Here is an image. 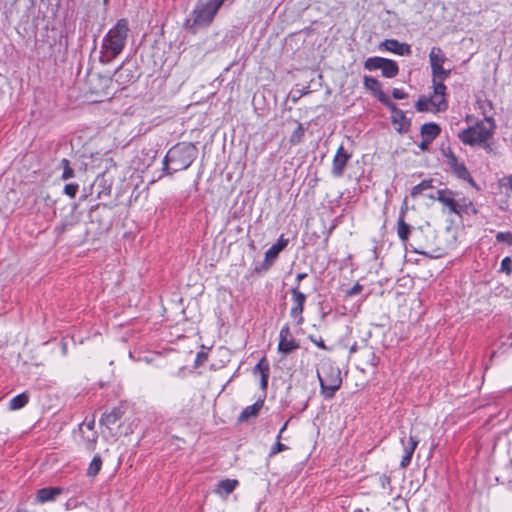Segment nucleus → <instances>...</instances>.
<instances>
[{"instance_id": "9", "label": "nucleus", "mask_w": 512, "mask_h": 512, "mask_svg": "<svg viewBox=\"0 0 512 512\" xmlns=\"http://www.w3.org/2000/svg\"><path fill=\"white\" fill-rule=\"evenodd\" d=\"M79 431L86 443V448L93 450L98 439V434L95 431V417L93 416L90 420L86 418L79 425Z\"/></svg>"}, {"instance_id": "16", "label": "nucleus", "mask_w": 512, "mask_h": 512, "mask_svg": "<svg viewBox=\"0 0 512 512\" xmlns=\"http://www.w3.org/2000/svg\"><path fill=\"white\" fill-rule=\"evenodd\" d=\"M62 493L60 487H44L37 491L36 500L38 503L54 501Z\"/></svg>"}, {"instance_id": "20", "label": "nucleus", "mask_w": 512, "mask_h": 512, "mask_svg": "<svg viewBox=\"0 0 512 512\" xmlns=\"http://www.w3.org/2000/svg\"><path fill=\"white\" fill-rule=\"evenodd\" d=\"M264 404V400H257L254 404L245 407L238 417L239 422H246L250 418H255L258 416L260 410L262 409Z\"/></svg>"}, {"instance_id": "60", "label": "nucleus", "mask_w": 512, "mask_h": 512, "mask_svg": "<svg viewBox=\"0 0 512 512\" xmlns=\"http://www.w3.org/2000/svg\"><path fill=\"white\" fill-rule=\"evenodd\" d=\"M353 512H364V511L361 508H357Z\"/></svg>"}, {"instance_id": "8", "label": "nucleus", "mask_w": 512, "mask_h": 512, "mask_svg": "<svg viewBox=\"0 0 512 512\" xmlns=\"http://www.w3.org/2000/svg\"><path fill=\"white\" fill-rule=\"evenodd\" d=\"M298 348L299 344L293 337L289 325L285 324L279 332L278 351L284 355H288Z\"/></svg>"}, {"instance_id": "43", "label": "nucleus", "mask_w": 512, "mask_h": 512, "mask_svg": "<svg viewBox=\"0 0 512 512\" xmlns=\"http://www.w3.org/2000/svg\"><path fill=\"white\" fill-rule=\"evenodd\" d=\"M442 154L446 159V164H450L451 162L455 161L457 156L453 153V151L450 148L442 149Z\"/></svg>"}, {"instance_id": "2", "label": "nucleus", "mask_w": 512, "mask_h": 512, "mask_svg": "<svg viewBox=\"0 0 512 512\" xmlns=\"http://www.w3.org/2000/svg\"><path fill=\"white\" fill-rule=\"evenodd\" d=\"M129 32L128 21L125 18L119 19L108 31L102 41V60L107 61L117 57L124 49Z\"/></svg>"}, {"instance_id": "22", "label": "nucleus", "mask_w": 512, "mask_h": 512, "mask_svg": "<svg viewBox=\"0 0 512 512\" xmlns=\"http://www.w3.org/2000/svg\"><path fill=\"white\" fill-rule=\"evenodd\" d=\"M458 195V192L450 190V194L441 198V204L448 209L449 213L459 214L458 207H460V201L456 199Z\"/></svg>"}, {"instance_id": "32", "label": "nucleus", "mask_w": 512, "mask_h": 512, "mask_svg": "<svg viewBox=\"0 0 512 512\" xmlns=\"http://www.w3.org/2000/svg\"><path fill=\"white\" fill-rule=\"evenodd\" d=\"M386 58L383 57H369L364 62V69L369 71H374L378 69H382L383 63L385 62Z\"/></svg>"}, {"instance_id": "52", "label": "nucleus", "mask_w": 512, "mask_h": 512, "mask_svg": "<svg viewBox=\"0 0 512 512\" xmlns=\"http://www.w3.org/2000/svg\"><path fill=\"white\" fill-rule=\"evenodd\" d=\"M503 186L512 191V175H509L503 179Z\"/></svg>"}, {"instance_id": "26", "label": "nucleus", "mask_w": 512, "mask_h": 512, "mask_svg": "<svg viewBox=\"0 0 512 512\" xmlns=\"http://www.w3.org/2000/svg\"><path fill=\"white\" fill-rule=\"evenodd\" d=\"M114 76L116 82H118L120 85L133 82L136 79L133 72L130 69L124 68L123 66H120L118 69H116Z\"/></svg>"}, {"instance_id": "13", "label": "nucleus", "mask_w": 512, "mask_h": 512, "mask_svg": "<svg viewBox=\"0 0 512 512\" xmlns=\"http://www.w3.org/2000/svg\"><path fill=\"white\" fill-rule=\"evenodd\" d=\"M289 240L287 238H284L283 235H281L276 243H274L266 252H265V261L263 263V268L265 270L269 269L271 264L274 260L277 259L279 253L286 248L288 245Z\"/></svg>"}, {"instance_id": "41", "label": "nucleus", "mask_w": 512, "mask_h": 512, "mask_svg": "<svg viewBox=\"0 0 512 512\" xmlns=\"http://www.w3.org/2000/svg\"><path fill=\"white\" fill-rule=\"evenodd\" d=\"M500 271L510 275L512 272V259L510 257H505L501 261Z\"/></svg>"}, {"instance_id": "40", "label": "nucleus", "mask_w": 512, "mask_h": 512, "mask_svg": "<svg viewBox=\"0 0 512 512\" xmlns=\"http://www.w3.org/2000/svg\"><path fill=\"white\" fill-rule=\"evenodd\" d=\"M79 185L76 183H68L64 186V194L70 198H74L78 192Z\"/></svg>"}, {"instance_id": "24", "label": "nucleus", "mask_w": 512, "mask_h": 512, "mask_svg": "<svg viewBox=\"0 0 512 512\" xmlns=\"http://www.w3.org/2000/svg\"><path fill=\"white\" fill-rule=\"evenodd\" d=\"M420 132L422 138L433 142L439 136L441 128L438 124L429 122L422 125Z\"/></svg>"}, {"instance_id": "28", "label": "nucleus", "mask_w": 512, "mask_h": 512, "mask_svg": "<svg viewBox=\"0 0 512 512\" xmlns=\"http://www.w3.org/2000/svg\"><path fill=\"white\" fill-rule=\"evenodd\" d=\"M398 73V64L394 60L386 58L381 69L382 76L385 78H394L398 75Z\"/></svg>"}, {"instance_id": "44", "label": "nucleus", "mask_w": 512, "mask_h": 512, "mask_svg": "<svg viewBox=\"0 0 512 512\" xmlns=\"http://www.w3.org/2000/svg\"><path fill=\"white\" fill-rule=\"evenodd\" d=\"M309 340L311 342H313L317 347H319L320 349H323V350H328L327 346L325 345V342L324 340L322 339V337H316L314 335H310L309 336Z\"/></svg>"}, {"instance_id": "25", "label": "nucleus", "mask_w": 512, "mask_h": 512, "mask_svg": "<svg viewBox=\"0 0 512 512\" xmlns=\"http://www.w3.org/2000/svg\"><path fill=\"white\" fill-rule=\"evenodd\" d=\"M269 364L267 363L265 358H262L257 365L254 367V373L259 372L261 376L260 385L263 390L267 389L268 386V378H269Z\"/></svg>"}, {"instance_id": "18", "label": "nucleus", "mask_w": 512, "mask_h": 512, "mask_svg": "<svg viewBox=\"0 0 512 512\" xmlns=\"http://www.w3.org/2000/svg\"><path fill=\"white\" fill-rule=\"evenodd\" d=\"M433 93L440 97V100L437 101V110L438 111H446L448 109V101L446 99V90L447 87L444 82H432Z\"/></svg>"}, {"instance_id": "62", "label": "nucleus", "mask_w": 512, "mask_h": 512, "mask_svg": "<svg viewBox=\"0 0 512 512\" xmlns=\"http://www.w3.org/2000/svg\"><path fill=\"white\" fill-rule=\"evenodd\" d=\"M510 346H512V342L510 343Z\"/></svg>"}, {"instance_id": "55", "label": "nucleus", "mask_w": 512, "mask_h": 512, "mask_svg": "<svg viewBox=\"0 0 512 512\" xmlns=\"http://www.w3.org/2000/svg\"><path fill=\"white\" fill-rule=\"evenodd\" d=\"M307 277V273H299L296 276V285H300V282Z\"/></svg>"}, {"instance_id": "4", "label": "nucleus", "mask_w": 512, "mask_h": 512, "mask_svg": "<svg viewBox=\"0 0 512 512\" xmlns=\"http://www.w3.org/2000/svg\"><path fill=\"white\" fill-rule=\"evenodd\" d=\"M435 234L427 228L417 227L413 230V240L409 243L412 251L430 258H439L443 249L435 245Z\"/></svg>"}, {"instance_id": "59", "label": "nucleus", "mask_w": 512, "mask_h": 512, "mask_svg": "<svg viewBox=\"0 0 512 512\" xmlns=\"http://www.w3.org/2000/svg\"><path fill=\"white\" fill-rule=\"evenodd\" d=\"M355 351H356V347H355V346H352V347L350 348V352H355Z\"/></svg>"}, {"instance_id": "17", "label": "nucleus", "mask_w": 512, "mask_h": 512, "mask_svg": "<svg viewBox=\"0 0 512 512\" xmlns=\"http://www.w3.org/2000/svg\"><path fill=\"white\" fill-rule=\"evenodd\" d=\"M123 415L124 410L122 407H114L110 412H105L102 414L100 424L106 426L107 428H111V426L115 425Z\"/></svg>"}, {"instance_id": "45", "label": "nucleus", "mask_w": 512, "mask_h": 512, "mask_svg": "<svg viewBox=\"0 0 512 512\" xmlns=\"http://www.w3.org/2000/svg\"><path fill=\"white\" fill-rule=\"evenodd\" d=\"M362 290H363V286L360 285L359 283H356L353 287H351L350 289H348L346 291V296L347 297L355 296V295L359 294Z\"/></svg>"}, {"instance_id": "37", "label": "nucleus", "mask_w": 512, "mask_h": 512, "mask_svg": "<svg viewBox=\"0 0 512 512\" xmlns=\"http://www.w3.org/2000/svg\"><path fill=\"white\" fill-rule=\"evenodd\" d=\"M61 167L63 168V173L61 178L63 180H68L74 177V170L70 166V161L67 158H63L60 162Z\"/></svg>"}, {"instance_id": "36", "label": "nucleus", "mask_w": 512, "mask_h": 512, "mask_svg": "<svg viewBox=\"0 0 512 512\" xmlns=\"http://www.w3.org/2000/svg\"><path fill=\"white\" fill-rule=\"evenodd\" d=\"M432 180H423L411 189V196L416 197L422 194L425 190L432 189Z\"/></svg>"}, {"instance_id": "5", "label": "nucleus", "mask_w": 512, "mask_h": 512, "mask_svg": "<svg viewBox=\"0 0 512 512\" xmlns=\"http://www.w3.org/2000/svg\"><path fill=\"white\" fill-rule=\"evenodd\" d=\"M486 120L490 123V126H487L483 121H479L458 134L460 141L465 145L479 146L490 140L494 134V121L492 118Z\"/></svg>"}, {"instance_id": "53", "label": "nucleus", "mask_w": 512, "mask_h": 512, "mask_svg": "<svg viewBox=\"0 0 512 512\" xmlns=\"http://www.w3.org/2000/svg\"><path fill=\"white\" fill-rule=\"evenodd\" d=\"M432 100V107H433V112H439L437 110V101L440 100V97H437L434 93L432 96H429Z\"/></svg>"}, {"instance_id": "12", "label": "nucleus", "mask_w": 512, "mask_h": 512, "mask_svg": "<svg viewBox=\"0 0 512 512\" xmlns=\"http://www.w3.org/2000/svg\"><path fill=\"white\" fill-rule=\"evenodd\" d=\"M406 212L407 205L404 203V205L401 207L397 220V235L405 245L408 243L410 235L413 238V230L416 228L405 222Z\"/></svg>"}, {"instance_id": "11", "label": "nucleus", "mask_w": 512, "mask_h": 512, "mask_svg": "<svg viewBox=\"0 0 512 512\" xmlns=\"http://www.w3.org/2000/svg\"><path fill=\"white\" fill-rule=\"evenodd\" d=\"M351 158V154L348 153L344 147L341 145L333 158L332 161V168H331V174L336 177L340 178L343 176L345 167Z\"/></svg>"}, {"instance_id": "57", "label": "nucleus", "mask_w": 512, "mask_h": 512, "mask_svg": "<svg viewBox=\"0 0 512 512\" xmlns=\"http://www.w3.org/2000/svg\"><path fill=\"white\" fill-rule=\"evenodd\" d=\"M281 438H282V434H280V432H279L277 437H276V441H280L281 442Z\"/></svg>"}, {"instance_id": "27", "label": "nucleus", "mask_w": 512, "mask_h": 512, "mask_svg": "<svg viewBox=\"0 0 512 512\" xmlns=\"http://www.w3.org/2000/svg\"><path fill=\"white\" fill-rule=\"evenodd\" d=\"M238 485L235 479H224L217 484L216 492L219 495L227 496L232 493Z\"/></svg>"}, {"instance_id": "6", "label": "nucleus", "mask_w": 512, "mask_h": 512, "mask_svg": "<svg viewBox=\"0 0 512 512\" xmlns=\"http://www.w3.org/2000/svg\"><path fill=\"white\" fill-rule=\"evenodd\" d=\"M317 376L320 383L321 394L326 399L333 398L342 383L339 368L331 365L323 366L322 371L318 372Z\"/></svg>"}, {"instance_id": "15", "label": "nucleus", "mask_w": 512, "mask_h": 512, "mask_svg": "<svg viewBox=\"0 0 512 512\" xmlns=\"http://www.w3.org/2000/svg\"><path fill=\"white\" fill-rule=\"evenodd\" d=\"M451 172L459 179L467 181L471 186L478 189L476 182L468 171L464 162H459L458 159L448 164Z\"/></svg>"}, {"instance_id": "33", "label": "nucleus", "mask_w": 512, "mask_h": 512, "mask_svg": "<svg viewBox=\"0 0 512 512\" xmlns=\"http://www.w3.org/2000/svg\"><path fill=\"white\" fill-rule=\"evenodd\" d=\"M431 72L432 82H444L450 76L451 70L444 67H436L431 69Z\"/></svg>"}, {"instance_id": "30", "label": "nucleus", "mask_w": 512, "mask_h": 512, "mask_svg": "<svg viewBox=\"0 0 512 512\" xmlns=\"http://www.w3.org/2000/svg\"><path fill=\"white\" fill-rule=\"evenodd\" d=\"M306 128L304 125L300 122H297V126L295 130L292 132V134L289 137V143L291 145H298L300 144L305 136Z\"/></svg>"}, {"instance_id": "61", "label": "nucleus", "mask_w": 512, "mask_h": 512, "mask_svg": "<svg viewBox=\"0 0 512 512\" xmlns=\"http://www.w3.org/2000/svg\"><path fill=\"white\" fill-rule=\"evenodd\" d=\"M65 509H66V510H69V509H70V505H69V503H66V505H65Z\"/></svg>"}, {"instance_id": "1", "label": "nucleus", "mask_w": 512, "mask_h": 512, "mask_svg": "<svg viewBox=\"0 0 512 512\" xmlns=\"http://www.w3.org/2000/svg\"><path fill=\"white\" fill-rule=\"evenodd\" d=\"M197 147L189 142H181L168 150L163 160V170L172 175L175 172L186 170L197 158Z\"/></svg>"}, {"instance_id": "10", "label": "nucleus", "mask_w": 512, "mask_h": 512, "mask_svg": "<svg viewBox=\"0 0 512 512\" xmlns=\"http://www.w3.org/2000/svg\"><path fill=\"white\" fill-rule=\"evenodd\" d=\"M400 442H401V445H402V448L404 451V455L402 456V459L400 462V467L402 469H405L411 463V459L414 454V451L419 444V439L417 438V436L410 435L409 437H406L405 435H403L400 438Z\"/></svg>"}, {"instance_id": "38", "label": "nucleus", "mask_w": 512, "mask_h": 512, "mask_svg": "<svg viewBox=\"0 0 512 512\" xmlns=\"http://www.w3.org/2000/svg\"><path fill=\"white\" fill-rule=\"evenodd\" d=\"M380 103H382L384 106H386L392 114H395L400 109L397 107V105L386 95L382 94V97H379L378 100Z\"/></svg>"}, {"instance_id": "51", "label": "nucleus", "mask_w": 512, "mask_h": 512, "mask_svg": "<svg viewBox=\"0 0 512 512\" xmlns=\"http://www.w3.org/2000/svg\"><path fill=\"white\" fill-rule=\"evenodd\" d=\"M432 141L422 138V141L419 144V148L422 151H427L429 149V146L431 145Z\"/></svg>"}, {"instance_id": "46", "label": "nucleus", "mask_w": 512, "mask_h": 512, "mask_svg": "<svg viewBox=\"0 0 512 512\" xmlns=\"http://www.w3.org/2000/svg\"><path fill=\"white\" fill-rule=\"evenodd\" d=\"M392 96L394 99L400 100V99L407 98L408 94L405 91H403L402 89L394 88L392 90Z\"/></svg>"}, {"instance_id": "19", "label": "nucleus", "mask_w": 512, "mask_h": 512, "mask_svg": "<svg viewBox=\"0 0 512 512\" xmlns=\"http://www.w3.org/2000/svg\"><path fill=\"white\" fill-rule=\"evenodd\" d=\"M363 85L377 100H379V97H382V94H385L382 89V83L372 76L365 75L363 77Z\"/></svg>"}, {"instance_id": "50", "label": "nucleus", "mask_w": 512, "mask_h": 512, "mask_svg": "<svg viewBox=\"0 0 512 512\" xmlns=\"http://www.w3.org/2000/svg\"><path fill=\"white\" fill-rule=\"evenodd\" d=\"M480 147H482L486 153L491 154L494 153V147L493 144L488 141H485V144H480Z\"/></svg>"}, {"instance_id": "3", "label": "nucleus", "mask_w": 512, "mask_h": 512, "mask_svg": "<svg viewBox=\"0 0 512 512\" xmlns=\"http://www.w3.org/2000/svg\"><path fill=\"white\" fill-rule=\"evenodd\" d=\"M223 3L224 0H208L206 2L199 0L191 13V17L185 21V28L195 34L198 29L208 27Z\"/></svg>"}, {"instance_id": "49", "label": "nucleus", "mask_w": 512, "mask_h": 512, "mask_svg": "<svg viewBox=\"0 0 512 512\" xmlns=\"http://www.w3.org/2000/svg\"><path fill=\"white\" fill-rule=\"evenodd\" d=\"M379 482H380V485L383 489H385L387 486L390 485L391 483V479L388 475L386 474H382L380 477H379Z\"/></svg>"}, {"instance_id": "14", "label": "nucleus", "mask_w": 512, "mask_h": 512, "mask_svg": "<svg viewBox=\"0 0 512 512\" xmlns=\"http://www.w3.org/2000/svg\"><path fill=\"white\" fill-rule=\"evenodd\" d=\"M380 49L392 52L400 56H410L411 46L407 43H401L396 39H386L380 44Z\"/></svg>"}, {"instance_id": "23", "label": "nucleus", "mask_w": 512, "mask_h": 512, "mask_svg": "<svg viewBox=\"0 0 512 512\" xmlns=\"http://www.w3.org/2000/svg\"><path fill=\"white\" fill-rule=\"evenodd\" d=\"M447 60L444 52L438 46H434L431 48L429 53V62L431 69L436 67H443V64Z\"/></svg>"}, {"instance_id": "56", "label": "nucleus", "mask_w": 512, "mask_h": 512, "mask_svg": "<svg viewBox=\"0 0 512 512\" xmlns=\"http://www.w3.org/2000/svg\"><path fill=\"white\" fill-rule=\"evenodd\" d=\"M288 423H289V420L286 421L283 426L281 427V429L279 430L280 434H282L286 429H287V426H288Z\"/></svg>"}, {"instance_id": "29", "label": "nucleus", "mask_w": 512, "mask_h": 512, "mask_svg": "<svg viewBox=\"0 0 512 512\" xmlns=\"http://www.w3.org/2000/svg\"><path fill=\"white\" fill-rule=\"evenodd\" d=\"M460 207H458L459 214L458 216L462 217L465 214L476 215L478 213V209L474 206L473 202L466 197H462L459 199Z\"/></svg>"}, {"instance_id": "42", "label": "nucleus", "mask_w": 512, "mask_h": 512, "mask_svg": "<svg viewBox=\"0 0 512 512\" xmlns=\"http://www.w3.org/2000/svg\"><path fill=\"white\" fill-rule=\"evenodd\" d=\"M287 449L288 447L285 444L281 443L280 441H276V443L272 446L269 452V457H274L276 454L283 452Z\"/></svg>"}, {"instance_id": "54", "label": "nucleus", "mask_w": 512, "mask_h": 512, "mask_svg": "<svg viewBox=\"0 0 512 512\" xmlns=\"http://www.w3.org/2000/svg\"><path fill=\"white\" fill-rule=\"evenodd\" d=\"M373 248H372V254H373V259H377L378 257V245H377V241L376 240H373Z\"/></svg>"}, {"instance_id": "34", "label": "nucleus", "mask_w": 512, "mask_h": 512, "mask_svg": "<svg viewBox=\"0 0 512 512\" xmlns=\"http://www.w3.org/2000/svg\"><path fill=\"white\" fill-rule=\"evenodd\" d=\"M102 467V458L99 454H96L89 464L87 469V475L90 477L96 476Z\"/></svg>"}, {"instance_id": "21", "label": "nucleus", "mask_w": 512, "mask_h": 512, "mask_svg": "<svg viewBox=\"0 0 512 512\" xmlns=\"http://www.w3.org/2000/svg\"><path fill=\"white\" fill-rule=\"evenodd\" d=\"M391 121L393 124H398L396 129L400 133H407L410 129L411 120L406 117L405 112L401 109L391 115Z\"/></svg>"}, {"instance_id": "7", "label": "nucleus", "mask_w": 512, "mask_h": 512, "mask_svg": "<svg viewBox=\"0 0 512 512\" xmlns=\"http://www.w3.org/2000/svg\"><path fill=\"white\" fill-rule=\"evenodd\" d=\"M292 295L293 306L290 310V316L296 320L298 325L304 322L303 311L306 302V295L298 289V285H295L290 290Z\"/></svg>"}, {"instance_id": "39", "label": "nucleus", "mask_w": 512, "mask_h": 512, "mask_svg": "<svg viewBox=\"0 0 512 512\" xmlns=\"http://www.w3.org/2000/svg\"><path fill=\"white\" fill-rule=\"evenodd\" d=\"M497 243H503L512 246V232H498L495 236Z\"/></svg>"}, {"instance_id": "35", "label": "nucleus", "mask_w": 512, "mask_h": 512, "mask_svg": "<svg viewBox=\"0 0 512 512\" xmlns=\"http://www.w3.org/2000/svg\"><path fill=\"white\" fill-rule=\"evenodd\" d=\"M415 108L418 112H433L431 98L426 96H420L415 104Z\"/></svg>"}, {"instance_id": "48", "label": "nucleus", "mask_w": 512, "mask_h": 512, "mask_svg": "<svg viewBox=\"0 0 512 512\" xmlns=\"http://www.w3.org/2000/svg\"><path fill=\"white\" fill-rule=\"evenodd\" d=\"M447 194H450V189H439L435 192L434 200H437L441 203V198Z\"/></svg>"}, {"instance_id": "58", "label": "nucleus", "mask_w": 512, "mask_h": 512, "mask_svg": "<svg viewBox=\"0 0 512 512\" xmlns=\"http://www.w3.org/2000/svg\"><path fill=\"white\" fill-rule=\"evenodd\" d=\"M427 197H428L429 199H432V200H434V197H435V193L429 194V195H427Z\"/></svg>"}, {"instance_id": "47", "label": "nucleus", "mask_w": 512, "mask_h": 512, "mask_svg": "<svg viewBox=\"0 0 512 512\" xmlns=\"http://www.w3.org/2000/svg\"><path fill=\"white\" fill-rule=\"evenodd\" d=\"M207 353L198 352L195 358V366L198 367L202 365L207 360Z\"/></svg>"}, {"instance_id": "31", "label": "nucleus", "mask_w": 512, "mask_h": 512, "mask_svg": "<svg viewBox=\"0 0 512 512\" xmlns=\"http://www.w3.org/2000/svg\"><path fill=\"white\" fill-rule=\"evenodd\" d=\"M29 401L28 393L24 392L19 395H16L10 400L9 408L10 410H19L23 408Z\"/></svg>"}]
</instances>
